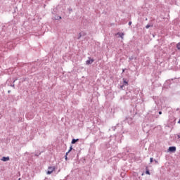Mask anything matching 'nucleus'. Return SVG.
<instances>
[{
  "mask_svg": "<svg viewBox=\"0 0 180 180\" xmlns=\"http://www.w3.org/2000/svg\"><path fill=\"white\" fill-rule=\"evenodd\" d=\"M6 47H7L9 50H12L13 49V42H8L6 45Z\"/></svg>",
  "mask_w": 180,
  "mask_h": 180,
  "instance_id": "7ed1b4c3",
  "label": "nucleus"
},
{
  "mask_svg": "<svg viewBox=\"0 0 180 180\" xmlns=\"http://www.w3.org/2000/svg\"><path fill=\"white\" fill-rule=\"evenodd\" d=\"M72 150V146H71L70 147L69 150L65 154V158L66 160H68V157H67V155H68V154H70V153H71Z\"/></svg>",
  "mask_w": 180,
  "mask_h": 180,
  "instance_id": "423d86ee",
  "label": "nucleus"
},
{
  "mask_svg": "<svg viewBox=\"0 0 180 180\" xmlns=\"http://www.w3.org/2000/svg\"><path fill=\"white\" fill-rule=\"evenodd\" d=\"M1 161H4V162H6V161H9V157H5V156H4V157L1 158Z\"/></svg>",
  "mask_w": 180,
  "mask_h": 180,
  "instance_id": "6e6552de",
  "label": "nucleus"
},
{
  "mask_svg": "<svg viewBox=\"0 0 180 180\" xmlns=\"http://www.w3.org/2000/svg\"><path fill=\"white\" fill-rule=\"evenodd\" d=\"M30 119H33V115H32V116L30 117Z\"/></svg>",
  "mask_w": 180,
  "mask_h": 180,
  "instance_id": "c85d7f7f",
  "label": "nucleus"
},
{
  "mask_svg": "<svg viewBox=\"0 0 180 180\" xmlns=\"http://www.w3.org/2000/svg\"><path fill=\"white\" fill-rule=\"evenodd\" d=\"M146 27L147 29H150V27H151V25L148 24V25L146 26Z\"/></svg>",
  "mask_w": 180,
  "mask_h": 180,
  "instance_id": "4468645a",
  "label": "nucleus"
},
{
  "mask_svg": "<svg viewBox=\"0 0 180 180\" xmlns=\"http://www.w3.org/2000/svg\"><path fill=\"white\" fill-rule=\"evenodd\" d=\"M77 141H79V139H73L72 140V144H75V143H77Z\"/></svg>",
  "mask_w": 180,
  "mask_h": 180,
  "instance_id": "9b49d317",
  "label": "nucleus"
},
{
  "mask_svg": "<svg viewBox=\"0 0 180 180\" xmlns=\"http://www.w3.org/2000/svg\"><path fill=\"white\" fill-rule=\"evenodd\" d=\"M48 171L46 172L47 175H51V174H53V171H56V167H49Z\"/></svg>",
  "mask_w": 180,
  "mask_h": 180,
  "instance_id": "f03ea898",
  "label": "nucleus"
},
{
  "mask_svg": "<svg viewBox=\"0 0 180 180\" xmlns=\"http://www.w3.org/2000/svg\"><path fill=\"white\" fill-rule=\"evenodd\" d=\"M10 86H12L13 88L15 89V84H11V85H10Z\"/></svg>",
  "mask_w": 180,
  "mask_h": 180,
  "instance_id": "4be33fe9",
  "label": "nucleus"
},
{
  "mask_svg": "<svg viewBox=\"0 0 180 180\" xmlns=\"http://www.w3.org/2000/svg\"><path fill=\"white\" fill-rule=\"evenodd\" d=\"M146 174H147L148 175H150V170H146Z\"/></svg>",
  "mask_w": 180,
  "mask_h": 180,
  "instance_id": "f3484780",
  "label": "nucleus"
},
{
  "mask_svg": "<svg viewBox=\"0 0 180 180\" xmlns=\"http://www.w3.org/2000/svg\"><path fill=\"white\" fill-rule=\"evenodd\" d=\"M176 48L178 49V50H180V42L177 44Z\"/></svg>",
  "mask_w": 180,
  "mask_h": 180,
  "instance_id": "ddd939ff",
  "label": "nucleus"
},
{
  "mask_svg": "<svg viewBox=\"0 0 180 180\" xmlns=\"http://www.w3.org/2000/svg\"><path fill=\"white\" fill-rule=\"evenodd\" d=\"M174 139L176 140V143H179V141H180V134L174 135Z\"/></svg>",
  "mask_w": 180,
  "mask_h": 180,
  "instance_id": "39448f33",
  "label": "nucleus"
},
{
  "mask_svg": "<svg viewBox=\"0 0 180 180\" xmlns=\"http://www.w3.org/2000/svg\"><path fill=\"white\" fill-rule=\"evenodd\" d=\"M159 115H162V111H159Z\"/></svg>",
  "mask_w": 180,
  "mask_h": 180,
  "instance_id": "393cba45",
  "label": "nucleus"
},
{
  "mask_svg": "<svg viewBox=\"0 0 180 180\" xmlns=\"http://www.w3.org/2000/svg\"><path fill=\"white\" fill-rule=\"evenodd\" d=\"M168 150H169V153H175V151H176V147L170 146V147H169Z\"/></svg>",
  "mask_w": 180,
  "mask_h": 180,
  "instance_id": "20e7f679",
  "label": "nucleus"
},
{
  "mask_svg": "<svg viewBox=\"0 0 180 180\" xmlns=\"http://www.w3.org/2000/svg\"><path fill=\"white\" fill-rule=\"evenodd\" d=\"M134 58L133 57V56H131L129 58V60H130V61H131V60H133Z\"/></svg>",
  "mask_w": 180,
  "mask_h": 180,
  "instance_id": "a211bd4d",
  "label": "nucleus"
},
{
  "mask_svg": "<svg viewBox=\"0 0 180 180\" xmlns=\"http://www.w3.org/2000/svg\"><path fill=\"white\" fill-rule=\"evenodd\" d=\"M124 86H127L129 85V82L126 81V79H123Z\"/></svg>",
  "mask_w": 180,
  "mask_h": 180,
  "instance_id": "f8f14e48",
  "label": "nucleus"
},
{
  "mask_svg": "<svg viewBox=\"0 0 180 180\" xmlns=\"http://www.w3.org/2000/svg\"><path fill=\"white\" fill-rule=\"evenodd\" d=\"M124 69L122 70V72H124Z\"/></svg>",
  "mask_w": 180,
  "mask_h": 180,
  "instance_id": "7c9ffc66",
  "label": "nucleus"
},
{
  "mask_svg": "<svg viewBox=\"0 0 180 180\" xmlns=\"http://www.w3.org/2000/svg\"><path fill=\"white\" fill-rule=\"evenodd\" d=\"M133 98V94H131V91H128L126 93V95L124 96V99L129 100Z\"/></svg>",
  "mask_w": 180,
  "mask_h": 180,
  "instance_id": "f257e3e1",
  "label": "nucleus"
},
{
  "mask_svg": "<svg viewBox=\"0 0 180 180\" xmlns=\"http://www.w3.org/2000/svg\"><path fill=\"white\" fill-rule=\"evenodd\" d=\"M112 130H114V131H115V130H116V127H112Z\"/></svg>",
  "mask_w": 180,
  "mask_h": 180,
  "instance_id": "aec40b11",
  "label": "nucleus"
},
{
  "mask_svg": "<svg viewBox=\"0 0 180 180\" xmlns=\"http://www.w3.org/2000/svg\"><path fill=\"white\" fill-rule=\"evenodd\" d=\"M92 63H94V59L87 60L86 61V64L87 65H89L90 64H92Z\"/></svg>",
  "mask_w": 180,
  "mask_h": 180,
  "instance_id": "9d476101",
  "label": "nucleus"
},
{
  "mask_svg": "<svg viewBox=\"0 0 180 180\" xmlns=\"http://www.w3.org/2000/svg\"><path fill=\"white\" fill-rule=\"evenodd\" d=\"M123 86H124V84L121 85V86H120V88H121L122 89H123Z\"/></svg>",
  "mask_w": 180,
  "mask_h": 180,
  "instance_id": "b1692460",
  "label": "nucleus"
},
{
  "mask_svg": "<svg viewBox=\"0 0 180 180\" xmlns=\"http://www.w3.org/2000/svg\"><path fill=\"white\" fill-rule=\"evenodd\" d=\"M131 25V21L129 22V26H130Z\"/></svg>",
  "mask_w": 180,
  "mask_h": 180,
  "instance_id": "a878e982",
  "label": "nucleus"
},
{
  "mask_svg": "<svg viewBox=\"0 0 180 180\" xmlns=\"http://www.w3.org/2000/svg\"><path fill=\"white\" fill-rule=\"evenodd\" d=\"M153 161H154V158H150V162L151 163V162H153Z\"/></svg>",
  "mask_w": 180,
  "mask_h": 180,
  "instance_id": "dca6fc26",
  "label": "nucleus"
},
{
  "mask_svg": "<svg viewBox=\"0 0 180 180\" xmlns=\"http://www.w3.org/2000/svg\"><path fill=\"white\" fill-rule=\"evenodd\" d=\"M58 19H61V16H59V17H58Z\"/></svg>",
  "mask_w": 180,
  "mask_h": 180,
  "instance_id": "c756f323",
  "label": "nucleus"
},
{
  "mask_svg": "<svg viewBox=\"0 0 180 180\" xmlns=\"http://www.w3.org/2000/svg\"><path fill=\"white\" fill-rule=\"evenodd\" d=\"M16 81H18V78H16L15 79L13 80V84H15V82H16Z\"/></svg>",
  "mask_w": 180,
  "mask_h": 180,
  "instance_id": "6ab92c4d",
  "label": "nucleus"
},
{
  "mask_svg": "<svg viewBox=\"0 0 180 180\" xmlns=\"http://www.w3.org/2000/svg\"><path fill=\"white\" fill-rule=\"evenodd\" d=\"M40 153H38V154H35V157H39V155H40Z\"/></svg>",
  "mask_w": 180,
  "mask_h": 180,
  "instance_id": "412c9836",
  "label": "nucleus"
},
{
  "mask_svg": "<svg viewBox=\"0 0 180 180\" xmlns=\"http://www.w3.org/2000/svg\"><path fill=\"white\" fill-rule=\"evenodd\" d=\"M117 36H119V37H121V39H123V37L124 36V33L118 32V33H117Z\"/></svg>",
  "mask_w": 180,
  "mask_h": 180,
  "instance_id": "1a4fd4ad",
  "label": "nucleus"
},
{
  "mask_svg": "<svg viewBox=\"0 0 180 180\" xmlns=\"http://www.w3.org/2000/svg\"><path fill=\"white\" fill-rule=\"evenodd\" d=\"M127 123H129V124H131V123H133V118H132V117H127Z\"/></svg>",
  "mask_w": 180,
  "mask_h": 180,
  "instance_id": "0eeeda50",
  "label": "nucleus"
},
{
  "mask_svg": "<svg viewBox=\"0 0 180 180\" xmlns=\"http://www.w3.org/2000/svg\"><path fill=\"white\" fill-rule=\"evenodd\" d=\"M8 94H11V90H8Z\"/></svg>",
  "mask_w": 180,
  "mask_h": 180,
  "instance_id": "cd10ccee",
  "label": "nucleus"
},
{
  "mask_svg": "<svg viewBox=\"0 0 180 180\" xmlns=\"http://www.w3.org/2000/svg\"><path fill=\"white\" fill-rule=\"evenodd\" d=\"M81 37H82V34L81 33H79V37H78V40H79V39H81Z\"/></svg>",
  "mask_w": 180,
  "mask_h": 180,
  "instance_id": "2eb2a0df",
  "label": "nucleus"
},
{
  "mask_svg": "<svg viewBox=\"0 0 180 180\" xmlns=\"http://www.w3.org/2000/svg\"><path fill=\"white\" fill-rule=\"evenodd\" d=\"M29 115H30L29 113L26 115V117H27V119H29Z\"/></svg>",
  "mask_w": 180,
  "mask_h": 180,
  "instance_id": "5701e85b",
  "label": "nucleus"
},
{
  "mask_svg": "<svg viewBox=\"0 0 180 180\" xmlns=\"http://www.w3.org/2000/svg\"><path fill=\"white\" fill-rule=\"evenodd\" d=\"M154 161L156 164H158V161H157L156 160H155Z\"/></svg>",
  "mask_w": 180,
  "mask_h": 180,
  "instance_id": "bb28decb",
  "label": "nucleus"
}]
</instances>
